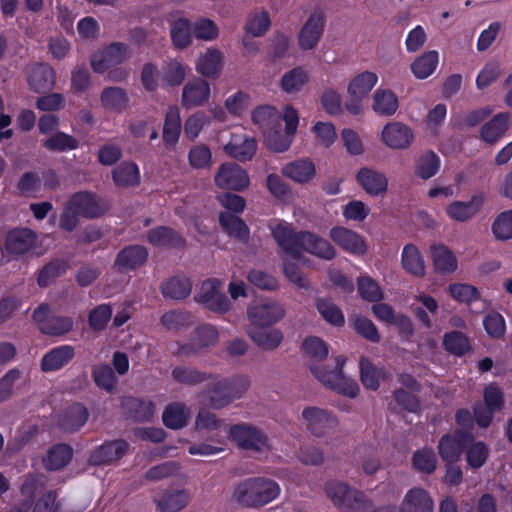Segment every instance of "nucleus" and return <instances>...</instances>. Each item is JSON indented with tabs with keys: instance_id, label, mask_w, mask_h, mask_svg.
<instances>
[{
	"instance_id": "obj_1",
	"label": "nucleus",
	"mask_w": 512,
	"mask_h": 512,
	"mask_svg": "<svg viewBox=\"0 0 512 512\" xmlns=\"http://www.w3.org/2000/svg\"><path fill=\"white\" fill-rule=\"evenodd\" d=\"M304 353L311 359L309 369L314 377L325 387L350 398H355L359 392V386L355 380L343 374V366L346 362L344 356L335 357L333 363L325 365L319 361L328 355L327 344L319 337H307L302 345Z\"/></svg>"
},
{
	"instance_id": "obj_15",
	"label": "nucleus",
	"mask_w": 512,
	"mask_h": 512,
	"mask_svg": "<svg viewBox=\"0 0 512 512\" xmlns=\"http://www.w3.org/2000/svg\"><path fill=\"white\" fill-rule=\"evenodd\" d=\"M325 26V16L319 9L314 10L299 33V45L304 50L313 49L319 42Z\"/></svg>"
},
{
	"instance_id": "obj_8",
	"label": "nucleus",
	"mask_w": 512,
	"mask_h": 512,
	"mask_svg": "<svg viewBox=\"0 0 512 512\" xmlns=\"http://www.w3.org/2000/svg\"><path fill=\"white\" fill-rule=\"evenodd\" d=\"M33 319L37 322L42 333L51 336H62L73 328V319L67 316H53L50 307L41 304L33 312Z\"/></svg>"
},
{
	"instance_id": "obj_57",
	"label": "nucleus",
	"mask_w": 512,
	"mask_h": 512,
	"mask_svg": "<svg viewBox=\"0 0 512 512\" xmlns=\"http://www.w3.org/2000/svg\"><path fill=\"white\" fill-rule=\"evenodd\" d=\"M285 130V133H281L279 130L273 129L272 127L264 131L265 144L273 152H284L289 149L292 137Z\"/></svg>"
},
{
	"instance_id": "obj_35",
	"label": "nucleus",
	"mask_w": 512,
	"mask_h": 512,
	"mask_svg": "<svg viewBox=\"0 0 512 512\" xmlns=\"http://www.w3.org/2000/svg\"><path fill=\"white\" fill-rule=\"evenodd\" d=\"M219 222L222 229L234 239L248 243L250 238V230L246 223L238 216L230 212H221Z\"/></svg>"
},
{
	"instance_id": "obj_30",
	"label": "nucleus",
	"mask_w": 512,
	"mask_h": 512,
	"mask_svg": "<svg viewBox=\"0 0 512 512\" xmlns=\"http://www.w3.org/2000/svg\"><path fill=\"white\" fill-rule=\"evenodd\" d=\"M257 142L253 137H242L233 134L229 143L225 146V151L235 159L241 162L251 160L255 155Z\"/></svg>"
},
{
	"instance_id": "obj_4",
	"label": "nucleus",
	"mask_w": 512,
	"mask_h": 512,
	"mask_svg": "<svg viewBox=\"0 0 512 512\" xmlns=\"http://www.w3.org/2000/svg\"><path fill=\"white\" fill-rule=\"evenodd\" d=\"M218 339L217 329L210 324H203L191 333L188 342H177L176 349L172 351V354L183 358L195 357L215 346Z\"/></svg>"
},
{
	"instance_id": "obj_27",
	"label": "nucleus",
	"mask_w": 512,
	"mask_h": 512,
	"mask_svg": "<svg viewBox=\"0 0 512 512\" xmlns=\"http://www.w3.org/2000/svg\"><path fill=\"white\" fill-rule=\"evenodd\" d=\"M89 413L80 403H74L66 408L58 419L59 427L68 433L78 431L88 420Z\"/></svg>"
},
{
	"instance_id": "obj_45",
	"label": "nucleus",
	"mask_w": 512,
	"mask_h": 512,
	"mask_svg": "<svg viewBox=\"0 0 512 512\" xmlns=\"http://www.w3.org/2000/svg\"><path fill=\"white\" fill-rule=\"evenodd\" d=\"M112 177L117 186H135L140 181L138 167L133 162H123L112 171Z\"/></svg>"
},
{
	"instance_id": "obj_32",
	"label": "nucleus",
	"mask_w": 512,
	"mask_h": 512,
	"mask_svg": "<svg viewBox=\"0 0 512 512\" xmlns=\"http://www.w3.org/2000/svg\"><path fill=\"white\" fill-rule=\"evenodd\" d=\"M401 512H433V501L424 489L412 488L404 497Z\"/></svg>"
},
{
	"instance_id": "obj_31",
	"label": "nucleus",
	"mask_w": 512,
	"mask_h": 512,
	"mask_svg": "<svg viewBox=\"0 0 512 512\" xmlns=\"http://www.w3.org/2000/svg\"><path fill=\"white\" fill-rule=\"evenodd\" d=\"M262 327H247L246 333L260 348L267 351L277 349L283 341V333L279 329H261Z\"/></svg>"
},
{
	"instance_id": "obj_60",
	"label": "nucleus",
	"mask_w": 512,
	"mask_h": 512,
	"mask_svg": "<svg viewBox=\"0 0 512 512\" xmlns=\"http://www.w3.org/2000/svg\"><path fill=\"white\" fill-rule=\"evenodd\" d=\"M308 81L307 73L300 67L286 72L281 79V87L287 93L300 91Z\"/></svg>"
},
{
	"instance_id": "obj_16",
	"label": "nucleus",
	"mask_w": 512,
	"mask_h": 512,
	"mask_svg": "<svg viewBox=\"0 0 512 512\" xmlns=\"http://www.w3.org/2000/svg\"><path fill=\"white\" fill-rule=\"evenodd\" d=\"M121 407L126 418L139 423L151 421L155 414V404L149 399L125 396Z\"/></svg>"
},
{
	"instance_id": "obj_17",
	"label": "nucleus",
	"mask_w": 512,
	"mask_h": 512,
	"mask_svg": "<svg viewBox=\"0 0 512 512\" xmlns=\"http://www.w3.org/2000/svg\"><path fill=\"white\" fill-rule=\"evenodd\" d=\"M210 85L203 78L188 81L182 90L181 104L186 109L200 107L209 101Z\"/></svg>"
},
{
	"instance_id": "obj_11",
	"label": "nucleus",
	"mask_w": 512,
	"mask_h": 512,
	"mask_svg": "<svg viewBox=\"0 0 512 512\" xmlns=\"http://www.w3.org/2000/svg\"><path fill=\"white\" fill-rule=\"evenodd\" d=\"M68 202L81 217L87 219L98 218L109 209L107 201L89 191L74 193Z\"/></svg>"
},
{
	"instance_id": "obj_18",
	"label": "nucleus",
	"mask_w": 512,
	"mask_h": 512,
	"mask_svg": "<svg viewBox=\"0 0 512 512\" xmlns=\"http://www.w3.org/2000/svg\"><path fill=\"white\" fill-rule=\"evenodd\" d=\"M128 447V443L124 440L106 442L92 451L88 462L93 466L111 464L120 460L126 454Z\"/></svg>"
},
{
	"instance_id": "obj_38",
	"label": "nucleus",
	"mask_w": 512,
	"mask_h": 512,
	"mask_svg": "<svg viewBox=\"0 0 512 512\" xmlns=\"http://www.w3.org/2000/svg\"><path fill=\"white\" fill-rule=\"evenodd\" d=\"M73 449L70 445L60 443L52 446L43 459L44 467L47 470H60L72 459Z\"/></svg>"
},
{
	"instance_id": "obj_59",
	"label": "nucleus",
	"mask_w": 512,
	"mask_h": 512,
	"mask_svg": "<svg viewBox=\"0 0 512 512\" xmlns=\"http://www.w3.org/2000/svg\"><path fill=\"white\" fill-rule=\"evenodd\" d=\"M92 378L99 388L107 392H112L117 383L113 369L107 364L95 366L92 370Z\"/></svg>"
},
{
	"instance_id": "obj_37",
	"label": "nucleus",
	"mask_w": 512,
	"mask_h": 512,
	"mask_svg": "<svg viewBox=\"0 0 512 512\" xmlns=\"http://www.w3.org/2000/svg\"><path fill=\"white\" fill-rule=\"evenodd\" d=\"M315 173V165L309 159L295 160L282 167V174L298 183H308Z\"/></svg>"
},
{
	"instance_id": "obj_44",
	"label": "nucleus",
	"mask_w": 512,
	"mask_h": 512,
	"mask_svg": "<svg viewBox=\"0 0 512 512\" xmlns=\"http://www.w3.org/2000/svg\"><path fill=\"white\" fill-rule=\"evenodd\" d=\"M508 119V114L500 113L484 124L481 128L483 140L490 144L495 143L508 129Z\"/></svg>"
},
{
	"instance_id": "obj_24",
	"label": "nucleus",
	"mask_w": 512,
	"mask_h": 512,
	"mask_svg": "<svg viewBox=\"0 0 512 512\" xmlns=\"http://www.w3.org/2000/svg\"><path fill=\"white\" fill-rule=\"evenodd\" d=\"M223 69V53L216 48H209L196 61V71L202 76L217 79Z\"/></svg>"
},
{
	"instance_id": "obj_2",
	"label": "nucleus",
	"mask_w": 512,
	"mask_h": 512,
	"mask_svg": "<svg viewBox=\"0 0 512 512\" xmlns=\"http://www.w3.org/2000/svg\"><path fill=\"white\" fill-rule=\"evenodd\" d=\"M211 380V384L197 392V398L214 410L224 409L241 399L251 386L250 378L243 374L222 378L215 375Z\"/></svg>"
},
{
	"instance_id": "obj_20",
	"label": "nucleus",
	"mask_w": 512,
	"mask_h": 512,
	"mask_svg": "<svg viewBox=\"0 0 512 512\" xmlns=\"http://www.w3.org/2000/svg\"><path fill=\"white\" fill-rule=\"evenodd\" d=\"M27 81L34 92L45 93L54 88L56 74L50 65L37 63L28 70Z\"/></svg>"
},
{
	"instance_id": "obj_54",
	"label": "nucleus",
	"mask_w": 512,
	"mask_h": 512,
	"mask_svg": "<svg viewBox=\"0 0 512 512\" xmlns=\"http://www.w3.org/2000/svg\"><path fill=\"white\" fill-rule=\"evenodd\" d=\"M359 367L362 384L368 389L377 390L379 380L383 376V370L373 365L366 357L360 359Z\"/></svg>"
},
{
	"instance_id": "obj_52",
	"label": "nucleus",
	"mask_w": 512,
	"mask_h": 512,
	"mask_svg": "<svg viewBox=\"0 0 512 512\" xmlns=\"http://www.w3.org/2000/svg\"><path fill=\"white\" fill-rule=\"evenodd\" d=\"M315 305L320 315L328 323L338 327L344 325V315L334 302L326 298H318L316 299Z\"/></svg>"
},
{
	"instance_id": "obj_62",
	"label": "nucleus",
	"mask_w": 512,
	"mask_h": 512,
	"mask_svg": "<svg viewBox=\"0 0 512 512\" xmlns=\"http://www.w3.org/2000/svg\"><path fill=\"white\" fill-rule=\"evenodd\" d=\"M269 26L270 18L268 12H255L247 17L245 31L253 37H260L268 30Z\"/></svg>"
},
{
	"instance_id": "obj_63",
	"label": "nucleus",
	"mask_w": 512,
	"mask_h": 512,
	"mask_svg": "<svg viewBox=\"0 0 512 512\" xmlns=\"http://www.w3.org/2000/svg\"><path fill=\"white\" fill-rule=\"evenodd\" d=\"M189 164L195 169H208L212 166V153L205 144L193 146L188 153Z\"/></svg>"
},
{
	"instance_id": "obj_6",
	"label": "nucleus",
	"mask_w": 512,
	"mask_h": 512,
	"mask_svg": "<svg viewBox=\"0 0 512 512\" xmlns=\"http://www.w3.org/2000/svg\"><path fill=\"white\" fill-rule=\"evenodd\" d=\"M328 498L341 510L366 509L371 506L365 494L344 482L330 481L325 487Z\"/></svg>"
},
{
	"instance_id": "obj_39",
	"label": "nucleus",
	"mask_w": 512,
	"mask_h": 512,
	"mask_svg": "<svg viewBox=\"0 0 512 512\" xmlns=\"http://www.w3.org/2000/svg\"><path fill=\"white\" fill-rule=\"evenodd\" d=\"M399 108L396 94L389 89H377L373 95V111L380 116H392Z\"/></svg>"
},
{
	"instance_id": "obj_43",
	"label": "nucleus",
	"mask_w": 512,
	"mask_h": 512,
	"mask_svg": "<svg viewBox=\"0 0 512 512\" xmlns=\"http://www.w3.org/2000/svg\"><path fill=\"white\" fill-rule=\"evenodd\" d=\"M181 132V118L179 108L171 106L168 108L163 127V140L168 145L177 143Z\"/></svg>"
},
{
	"instance_id": "obj_12",
	"label": "nucleus",
	"mask_w": 512,
	"mask_h": 512,
	"mask_svg": "<svg viewBox=\"0 0 512 512\" xmlns=\"http://www.w3.org/2000/svg\"><path fill=\"white\" fill-rule=\"evenodd\" d=\"M215 185L220 189L242 191L250 184L248 174L238 164L223 163L214 176Z\"/></svg>"
},
{
	"instance_id": "obj_22",
	"label": "nucleus",
	"mask_w": 512,
	"mask_h": 512,
	"mask_svg": "<svg viewBox=\"0 0 512 512\" xmlns=\"http://www.w3.org/2000/svg\"><path fill=\"white\" fill-rule=\"evenodd\" d=\"M36 233L28 228H17L8 232L5 247L8 253L22 255L35 247Z\"/></svg>"
},
{
	"instance_id": "obj_40",
	"label": "nucleus",
	"mask_w": 512,
	"mask_h": 512,
	"mask_svg": "<svg viewBox=\"0 0 512 512\" xmlns=\"http://www.w3.org/2000/svg\"><path fill=\"white\" fill-rule=\"evenodd\" d=\"M484 199L481 195H476L468 202L456 201L447 207L448 215L460 222H464L472 218L481 208Z\"/></svg>"
},
{
	"instance_id": "obj_49",
	"label": "nucleus",
	"mask_w": 512,
	"mask_h": 512,
	"mask_svg": "<svg viewBox=\"0 0 512 512\" xmlns=\"http://www.w3.org/2000/svg\"><path fill=\"white\" fill-rule=\"evenodd\" d=\"M357 467L367 476L374 475L381 468V460L375 449L360 447L357 450Z\"/></svg>"
},
{
	"instance_id": "obj_25",
	"label": "nucleus",
	"mask_w": 512,
	"mask_h": 512,
	"mask_svg": "<svg viewBox=\"0 0 512 512\" xmlns=\"http://www.w3.org/2000/svg\"><path fill=\"white\" fill-rule=\"evenodd\" d=\"M330 238L342 249L354 253L364 254L365 243L360 235L345 227H333L329 233Z\"/></svg>"
},
{
	"instance_id": "obj_29",
	"label": "nucleus",
	"mask_w": 512,
	"mask_h": 512,
	"mask_svg": "<svg viewBox=\"0 0 512 512\" xmlns=\"http://www.w3.org/2000/svg\"><path fill=\"white\" fill-rule=\"evenodd\" d=\"M303 244L301 246V254L306 251L324 260H332L336 256L334 247L324 238L305 231L302 235Z\"/></svg>"
},
{
	"instance_id": "obj_36",
	"label": "nucleus",
	"mask_w": 512,
	"mask_h": 512,
	"mask_svg": "<svg viewBox=\"0 0 512 512\" xmlns=\"http://www.w3.org/2000/svg\"><path fill=\"white\" fill-rule=\"evenodd\" d=\"M75 356L74 347L63 345L46 353L41 361L43 371H56L68 364Z\"/></svg>"
},
{
	"instance_id": "obj_64",
	"label": "nucleus",
	"mask_w": 512,
	"mask_h": 512,
	"mask_svg": "<svg viewBox=\"0 0 512 512\" xmlns=\"http://www.w3.org/2000/svg\"><path fill=\"white\" fill-rule=\"evenodd\" d=\"M492 232L497 240L512 239V210L504 211L495 218Z\"/></svg>"
},
{
	"instance_id": "obj_61",
	"label": "nucleus",
	"mask_w": 512,
	"mask_h": 512,
	"mask_svg": "<svg viewBox=\"0 0 512 512\" xmlns=\"http://www.w3.org/2000/svg\"><path fill=\"white\" fill-rule=\"evenodd\" d=\"M357 288L360 296L366 301L379 302L384 298V293L378 283L369 276L359 277Z\"/></svg>"
},
{
	"instance_id": "obj_10",
	"label": "nucleus",
	"mask_w": 512,
	"mask_h": 512,
	"mask_svg": "<svg viewBox=\"0 0 512 512\" xmlns=\"http://www.w3.org/2000/svg\"><path fill=\"white\" fill-rule=\"evenodd\" d=\"M286 314L283 304L277 301L261 302L247 308L250 327H268L281 321Z\"/></svg>"
},
{
	"instance_id": "obj_47",
	"label": "nucleus",
	"mask_w": 512,
	"mask_h": 512,
	"mask_svg": "<svg viewBox=\"0 0 512 512\" xmlns=\"http://www.w3.org/2000/svg\"><path fill=\"white\" fill-rule=\"evenodd\" d=\"M193 25L186 18H179L172 23L170 35L176 48L184 49L191 45Z\"/></svg>"
},
{
	"instance_id": "obj_23",
	"label": "nucleus",
	"mask_w": 512,
	"mask_h": 512,
	"mask_svg": "<svg viewBox=\"0 0 512 512\" xmlns=\"http://www.w3.org/2000/svg\"><path fill=\"white\" fill-rule=\"evenodd\" d=\"M171 377L177 384L194 387L215 379V374L199 370L193 366L178 365L172 369Z\"/></svg>"
},
{
	"instance_id": "obj_26",
	"label": "nucleus",
	"mask_w": 512,
	"mask_h": 512,
	"mask_svg": "<svg viewBox=\"0 0 512 512\" xmlns=\"http://www.w3.org/2000/svg\"><path fill=\"white\" fill-rule=\"evenodd\" d=\"M191 417V409L181 401L168 404L162 415V420L167 428L180 430L186 427Z\"/></svg>"
},
{
	"instance_id": "obj_9",
	"label": "nucleus",
	"mask_w": 512,
	"mask_h": 512,
	"mask_svg": "<svg viewBox=\"0 0 512 512\" xmlns=\"http://www.w3.org/2000/svg\"><path fill=\"white\" fill-rule=\"evenodd\" d=\"M221 290L222 283L219 280L208 279L201 284L196 300L210 311L224 314L230 309V301Z\"/></svg>"
},
{
	"instance_id": "obj_7",
	"label": "nucleus",
	"mask_w": 512,
	"mask_h": 512,
	"mask_svg": "<svg viewBox=\"0 0 512 512\" xmlns=\"http://www.w3.org/2000/svg\"><path fill=\"white\" fill-rule=\"evenodd\" d=\"M305 428L317 438L325 437L338 426L337 418L328 410L317 407H305L301 413Z\"/></svg>"
},
{
	"instance_id": "obj_53",
	"label": "nucleus",
	"mask_w": 512,
	"mask_h": 512,
	"mask_svg": "<svg viewBox=\"0 0 512 512\" xmlns=\"http://www.w3.org/2000/svg\"><path fill=\"white\" fill-rule=\"evenodd\" d=\"M43 146L53 152H66L79 147V141L72 135L56 132L43 142Z\"/></svg>"
},
{
	"instance_id": "obj_13",
	"label": "nucleus",
	"mask_w": 512,
	"mask_h": 512,
	"mask_svg": "<svg viewBox=\"0 0 512 512\" xmlns=\"http://www.w3.org/2000/svg\"><path fill=\"white\" fill-rule=\"evenodd\" d=\"M473 441L472 434L458 431L453 436H442L438 444V451L444 462L453 464L459 460L462 450L467 448Z\"/></svg>"
},
{
	"instance_id": "obj_55",
	"label": "nucleus",
	"mask_w": 512,
	"mask_h": 512,
	"mask_svg": "<svg viewBox=\"0 0 512 512\" xmlns=\"http://www.w3.org/2000/svg\"><path fill=\"white\" fill-rule=\"evenodd\" d=\"M440 167V159L433 151H426L422 154L416 164L415 174L427 180L433 177Z\"/></svg>"
},
{
	"instance_id": "obj_33",
	"label": "nucleus",
	"mask_w": 512,
	"mask_h": 512,
	"mask_svg": "<svg viewBox=\"0 0 512 512\" xmlns=\"http://www.w3.org/2000/svg\"><path fill=\"white\" fill-rule=\"evenodd\" d=\"M358 183L370 195L377 196L387 190L388 181L384 174L369 168H361L356 176Z\"/></svg>"
},
{
	"instance_id": "obj_28",
	"label": "nucleus",
	"mask_w": 512,
	"mask_h": 512,
	"mask_svg": "<svg viewBox=\"0 0 512 512\" xmlns=\"http://www.w3.org/2000/svg\"><path fill=\"white\" fill-rule=\"evenodd\" d=\"M147 241L153 246L166 248H183L185 239L174 229L167 226H159L147 232Z\"/></svg>"
},
{
	"instance_id": "obj_3",
	"label": "nucleus",
	"mask_w": 512,
	"mask_h": 512,
	"mask_svg": "<svg viewBox=\"0 0 512 512\" xmlns=\"http://www.w3.org/2000/svg\"><path fill=\"white\" fill-rule=\"evenodd\" d=\"M280 493L276 481L266 477H250L238 482L232 499L245 508H260L272 502Z\"/></svg>"
},
{
	"instance_id": "obj_56",
	"label": "nucleus",
	"mask_w": 512,
	"mask_h": 512,
	"mask_svg": "<svg viewBox=\"0 0 512 512\" xmlns=\"http://www.w3.org/2000/svg\"><path fill=\"white\" fill-rule=\"evenodd\" d=\"M224 425V420L206 408L199 409L194 423L197 432H213Z\"/></svg>"
},
{
	"instance_id": "obj_14",
	"label": "nucleus",
	"mask_w": 512,
	"mask_h": 512,
	"mask_svg": "<svg viewBox=\"0 0 512 512\" xmlns=\"http://www.w3.org/2000/svg\"><path fill=\"white\" fill-rule=\"evenodd\" d=\"M271 232L274 240L285 253L294 258L301 256L302 235L305 231L296 232L291 225L277 223L271 226Z\"/></svg>"
},
{
	"instance_id": "obj_41",
	"label": "nucleus",
	"mask_w": 512,
	"mask_h": 512,
	"mask_svg": "<svg viewBox=\"0 0 512 512\" xmlns=\"http://www.w3.org/2000/svg\"><path fill=\"white\" fill-rule=\"evenodd\" d=\"M431 256L434 269L442 274L453 273L457 268V259L445 245H432Z\"/></svg>"
},
{
	"instance_id": "obj_46",
	"label": "nucleus",
	"mask_w": 512,
	"mask_h": 512,
	"mask_svg": "<svg viewBox=\"0 0 512 512\" xmlns=\"http://www.w3.org/2000/svg\"><path fill=\"white\" fill-rule=\"evenodd\" d=\"M128 101L125 90L120 87H107L101 93V103L108 110L122 112L127 108Z\"/></svg>"
},
{
	"instance_id": "obj_42",
	"label": "nucleus",
	"mask_w": 512,
	"mask_h": 512,
	"mask_svg": "<svg viewBox=\"0 0 512 512\" xmlns=\"http://www.w3.org/2000/svg\"><path fill=\"white\" fill-rule=\"evenodd\" d=\"M160 289L165 298L183 300L190 295L192 284L188 278L172 277L162 282Z\"/></svg>"
},
{
	"instance_id": "obj_34",
	"label": "nucleus",
	"mask_w": 512,
	"mask_h": 512,
	"mask_svg": "<svg viewBox=\"0 0 512 512\" xmlns=\"http://www.w3.org/2000/svg\"><path fill=\"white\" fill-rule=\"evenodd\" d=\"M190 499L187 490H170L155 497L154 502L161 512H179L188 505Z\"/></svg>"
},
{
	"instance_id": "obj_58",
	"label": "nucleus",
	"mask_w": 512,
	"mask_h": 512,
	"mask_svg": "<svg viewBox=\"0 0 512 512\" xmlns=\"http://www.w3.org/2000/svg\"><path fill=\"white\" fill-rule=\"evenodd\" d=\"M67 266L61 260L47 263L38 273L37 283L40 287H47L66 272Z\"/></svg>"
},
{
	"instance_id": "obj_48",
	"label": "nucleus",
	"mask_w": 512,
	"mask_h": 512,
	"mask_svg": "<svg viewBox=\"0 0 512 512\" xmlns=\"http://www.w3.org/2000/svg\"><path fill=\"white\" fill-rule=\"evenodd\" d=\"M378 77L374 72L364 71L355 76L348 84L347 93L360 95L364 98L368 96L370 91L376 85Z\"/></svg>"
},
{
	"instance_id": "obj_51",
	"label": "nucleus",
	"mask_w": 512,
	"mask_h": 512,
	"mask_svg": "<svg viewBox=\"0 0 512 512\" xmlns=\"http://www.w3.org/2000/svg\"><path fill=\"white\" fill-rule=\"evenodd\" d=\"M438 64V53L429 51L419 56L412 64L413 74L418 79H425L430 76Z\"/></svg>"
},
{
	"instance_id": "obj_19",
	"label": "nucleus",
	"mask_w": 512,
	"mask_h": 512,
	"mask_svg": "<svg viewBox=\"0 0 512 512\" xmlns=\"http://www.w3.org/2000/svg\"><path fill=\"white\" fill-rule=\"evenodd\" d=\"M382 140L392 149H407L414 140V133L409 126L401 122H391L384 126Z\"/></svg>"
},
{
	"instance_id": "obj_50",
	"label": "nucleus",
	"mask_w": 512,
	"mask_h": 512,
	"mask_svg": "<svg viewBox=\"0 0 512 512\" xmlns=\"http://www.w3.org/2000/svg\"><path fill=\"white\" fill-rule=\"evenodd\" d=\"M402 266L407 272L415 276H424V261L416 246L408 244L404 247L402 253Z\"/></svg>"
},
{
	"instance_id": "obj_5",
	"label": "nucleus",
	"mask_w": 512,
	"mask_h": 512,
	"mask_svg": "<svg viewBox=\"0 0 512 512\" xmlns=\"http://www.w3.org/2000/svg\"><path fill=\"white\" fill-rule=\"evenodd\" d=\"M229 435L241 450L265 453L271 450L268 436L258 427L240 423L230 427Z\"/></svg>"
},
{
	"instance_id": "obj_21",
	"label": "nucleus",
	"mask_w": 512,
	"mask_h": 512,
	"mask_svg": "<svg viewBox=\"0 0 512 512\" xmlns=\"http://www.w3.org/2000/svg\"><path fill=\"white\" fill-rule=\"evenodd\" d=\"M148 258V251L141 245H129L123 248L116 256L114 268L120 273L137 269Z\"/></svg>"
}]
</instances>
